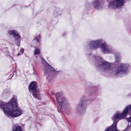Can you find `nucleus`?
<instances>
[{"label":"nucleus","mask_w":131,"mask_h":131,"mask_svg":"<svg viewBox=\"0 0 131 131\" xmlns=\"http://www.w3.org/2000/svg\"><path fill=\"white\" fill-rule=\"evenodd\" d=\"M99 68H101L104 70H106L109 68L110 64L107 62L104 61L99 66Z\"/></svg>","instance_id":"obj_12"},{"label":"nucleus","mask_w":131,"mask_h":131,"mask_svg":"<svg viewBox=\"0 0 131 131\" xmlns=\"http://www.w3.org/2000/svg\"><path fill=\"white\" fill-rule=\"evenodd\" d=\"M93 6L96 9L99 10L102 8V5L98 0H94L93 2Z\"/></svg>","instance_id":"obj_10"},{"label":"nucleus","mask_w":131,"mask_h":131,"mask_svg":"<svg viewBox=\"0 0 131 131\" xmlns=\"http://www.w3.org/2000/svg\"><path fill=\"white\" fill-rule=\"evenodd\" d=\"M21 53H18L17 54V56H18L20 55H21Z\"/></svg>","instance_id":"obj_21"},{"label":"nucleus","mask_w":131,"mask_h":131,"mask_svg":"<svg viewBox=\"0 0 131 131\" xmlns=\"http://www.w3.org/2000/svg\"><path fill=\"white\" fill-rule=\"evenodd\" d=\"M101 48L104 52L108 53L110 52L109 49L107 48L106 45L104 44H102L101 46Z\"/></svg>","instance_id":"obj_14"},{"label":"nucleus","mask_w":131,"mask_h":131,"mask_svg":"<svg viewBox=\"0 0 131 131\" xmlns=\"http://www.w3.org/2000/svg\"><path fill=\"white\" fill-rule=\"evenodd\" d=\"M17 32L16 31L14 30H10L8 31V33L10 35H13L14 36L15 33Z\"/></svg>","instance_id":"obj_17"},{"label":"nucleus","mask_w":131,"mask_h":131,"mask_svg":"<svg viewBox=\"0 0 131 131\" xmlns=\"http://www.w3.org/2000/svg\"><path fill=\"white\" fill-rule=\"evenodd\" d=\"M113 118L114 116L112 117V119L114 121V123L108 128L106 129L105 131H118L116 129V125L117 123L119 120L117 121V119H114Z\"/></svg>","instance_id":"obj_8"},{"label":"nucleus","mask_w":131,"mask_h":131,"mask_svg":"<svg viewBox=\"0 0 131 131\" xmlns=\"http://www.w3.org/2000/svg\"><path fill=\"white\" fill-rule=\"evenodd\" d=\"M124 2L125 0H114L110 3L108 7L110 9L120 8L124 4Z\"/></svg>","instance_id":"obj_5"},{"label":"nucleus","mask_w":131,"mask_h":131,"mask_svg":"<svg viewBox=\"0 0 131 131\" xmlns=\"http://www.w3.org/2000/svg\"><path fill=\"white\" fill-rule=\"evenodd\" d=\"M24 49H21V50L20 51V53L21 52L22 53L21 54H23L24 52Z\"/></svg>","instance_id":"obj_19"},{"label":"nucleus","mask_w":131,"mask_h":131,"mask_svg":"<svg viewBox=\"0 0 131 131\" xmlns=\"http://www.w3.org/2000/svg\"><path fill=\"white\" fill-rule=\"evenodd\" d=\"M102 42L101 40H98L95 41H92L90 43V47L93 49L97 48Z\"/></svg>","instance_id":"obj_9"},{"label":"nucleus","mask_w":131,"mask_h":131,"mask_svg":"<svg viewBox=\"0 0 131 131\" xmlns=\"http://www.w3.org/2000/svg\"><path fill=\"white\" fill-rule=\"evenodd\" d=\"M0 108L3 109L5 114L7 116L17 117L24 113V111L19 107L16 97L12 99L8 103L0 102Z\"/></svg>","instance_id":"obj_1"},{"label":"nucleus","mask_w":131,"mask_h":131,"mask_svg":"<svg viewBox=\"0 0 131 131\" xmlns=\"http://www.w3.org/2000/svg\"><path fill=\"white\" fill-rule=\"evenodd\" d=\"M40 52V51L39 49H37L35 50L34 52V54L35 55H37L39 54Z\"/></svg>","instance_id":"obj_18"},{"label":"nucleus","mask_w":131,"mask_h":131,"mask_svg":"<svg viewBox=\"0 0 131 131\" xmlns=\"http://www.w3.org/2000/svg\"><path fill=\"white\" fill-rule=\"evenodd\" d=\"M42 60L43 62V63H44V62H45V60H43L42 59Z\"/></svg>","instance_id":"obj_22"},{"label":"nucleus","mask_w":131,"mask_h":131,"mask_svg":"<svg viewBox=\"0 0 131 131\" xmlns=\"http://www.w3.org/2000/svg\"><path fill=\"white\" fill-rule=\"evenodd\" d=\"M14 36L16 40L18 41V43L17 44V45L18 46H19L20 45V42L21 37L17 32L16 33H15Z\"/></svg>","instance_id":"obj_13"},{"label":"nucleus","mask_w":131,"mask_h":131,"mask_svg":"<svg viewBox=\"0 0 131 131\" xmlns=\"http://www.w3.org/2000/svg\"><path fill=\"white\" fill-rule=\"evenodd\" d=\"M87 100L86 99L82 100L76 107V110L80 112H84L86 110Z\"/></svg>","instance_id":"obj_6"},{"label":"nucleus","mask_w":131,"mask_h":131,"mask_svg":"<svg viewBox=\"0 0 131 131\" xmlns=\"http://www.w3.org/2000/svg\"><path fill=\"white\" fill-rule=\"evenodd\" d=\"M115 73L116 74H126L128 72V70L124 67L123 64L118 65L117 67L115 68Z\"/></svg>","instance_id":"obj_7"},{"label":"nucleus","mask_w":131,"mask_h":131,"mask_svg":"<svg viewBox=\"0 0 131 131\" xmlns=\"http://www.w3.org/2000/svg\"><path fill=\"white\" fill-rule=\"evenodd\" d=\"M119 60V59L118 58H116L115 59V60L116 62H118Z\"/></svg>","instance_id":"obj_20"},{"label":"nucleus","mask_w":131,"mask_h":131,"mask_svg":"<svg viewBox=\"0 0 131 131\" xmlns=\"http://www.w3.org/2000/svg\"><path fill=\"white\" fill-rule=\"evenodd\" d=\"M129 107L131 111V105H128L125 107L121 113L119 112H117L114 116L113 119H116L117 121L122 119L125 117L128 111Z\"/></svg>","instance_id":"obj_4"},{"label":"nucleus","mask_w":131,"mask_h":131,"mask_svg":"<svg viewBox=\"0 0 131 131\" xmlns=\"http://www.w3.org/2000/svg\"><path fill=\"white\" fill-rule=\"evenodd\" d=\"M57 101L61 108H65V111L67 112L71 109V107L69 103L62 95L60 93H57L56 95Z\"/></svg>","instance_id":"obj_2"},{"label":"nucleus","mask_w":131,"mask_h":131,"mask_svg":"<svg viewBox=\"0 0 131 131\" xmlns=\"http://www.w3.org/2000/svg\"><path fill=\"white\" fill-rule=\"evenodd\" d=\"M46 68H48V70H50L52 72H54L55 74H57L58 73V71L55 70L52 67L47 63L46 64L45 71L46 73H47L48 70H47Z\"/></svg>","instance_id":"obj_11"},{"label":"nucleus","mask_w":131,"mask_h":131,"mask_svg":"<svg viewBox=\"0 0 131 131\" xmlns=\"http://www.w3.org/2000/svg\"><path fill=\"white\" fill-rule=\"evenodd\" d=\"M36 82L35 81L32 82L29 86V91L32 93L33 95L35 98L40 100L41 98L39 93L37 91Z\"/></svg>","instance_id":"obj_3"},{"label":"nucleus","mask_w":131,"mask_h":131,"mask_svg":"<svg viewBox=\"0 0 131 131\" xmlns=\"http://www.w3.org/2000/svg\"><path fill=\"white\" fill-rule=\"evenodd\" d=\"M13 131H22L21 127L19 126H16L15 129L13 130Z\"/></svg>","instance_id":"obj_16"},{"label":"nucleus","mask_w":131,"mask_h":131,"mask_svg":"<svg viewBox=\"0 0 131 131\" xmlns=\"http://www.w3.org/2000/svg\"><path fill=\"white\" fill-rule=\"evenodd\" d=\"M39 43L38 40V39L36 38L32 40L31 43V45L32 46H36Z\"/></svg>","instance_id":"obj_15"}]
</instances>
